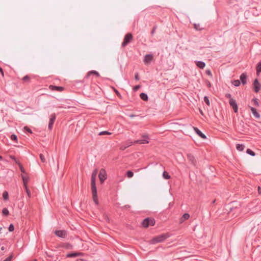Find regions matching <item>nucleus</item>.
Masks as SVG:
<instances>
[{
	"mask_svg": "<svg viewBox=\"0 0 261 261\" xmlns=\"http://www.w3.org/2000/svg\"><path fill=\"white\" fill-rule=\"evenodd\" d=\"M96 182H91V191L92 194L93 200L96 204H98V200L97 195V189L96 187Z\"/></svg>",
	"mask_w": 261,
	"mask_h": 261,
	"instance_id": "obj_1",
	"label": "nucleus"
},
{
	"mask_svg": "<svg viewBox=\"0 0 261 261\" xmlns=\"http://www.w3.org/2000/svg\"><path fill=\"white\" fill-rule=\"evenodd\" d=\"M168 236L167 234H162L155 237L150 241V243L151 244H155L157 243L162 242L168 238Z\"/></svg>",
	"mask_w": 261,
	"mask_h": 261,
	"instance_id": "obj_2",
	"label": "nucleus"
},
{
	"mask_svg": "<svg viewBox=\"0 0 261 261\" xmlns=\"http://www.w3.org/2000/svg\"><path fill=\"white\" fill-rule=\"evenodd\" d=\"M155 223L153 219L146 218L142 222V225L144 227H147L149 225L153 226Z\"/></svg>",
	"mask_w": 261,
	"mask_h": 261,
	"instance_id": "obj_3",
	"label": "nucleus"
},
{
	"mask_svg": "<svg viewBox=\"0 0 261 261\" xmlns=\"http://www.w3.org/2000/svg\"><path fill=\"white\" fill-rule=\"evenodd\" d=\"M98 177L101 182L103 183V182L107 179V173L105 169H100Z\"/></svg>",
	"mask_w": 261,
	"mask_h": 261,
	"instance_id": "obj_4",
	"label": "nucleus"
},
{
	"mask_svg": "<svg viewBox=\"0 0 261 261\" xmlns=\"http://www.w3.org/2000/svg\"><path fill=\"white\" fill-rule=\"evenodd\" d=\"M132 38L133 36L130 33L127 34L124 38L122 46L123 47L126 46L132 40Z\"/></svg>",
	"mask_w": 261,
	"mask_h": 261,
	"instance_id": "obj_5",
	"label": "nucleus"
},
{
	"mask_svg": "<svg viewBox=\"0 0 261 261\" xmlns=\"http://www.w3.org/2000/svg\"><path fill=\"white\" fill-rule=\"evenodd\" d=\"M56 115L55 113L52 114L50 116V119H49V123H48V129L50 130L51 129L53 128L54 123L56 119Z\"/></svg>",
	"mask_w": 261,
	"mask_h": 261,
	"instance_id": "obj_6",
	"label": "nucleus"
},
{
	"mask_svg": "<svg viewBox=\"0 0 261 261\" xmlns=\"http://www.w3.org/2000/svg\"><path fill=\"white\" fill-rule=\"evenodd\" d=\"M229 104L233 108L235 113L238 112V105L236 102V100L233 98H230L229 100Z\"/></svg>",
	"mask_w": 261,
	"mask_h": 261,
	"instance_id": "obj_7",
	"label": "nucleus"
},
{
	"mask_svg": "<svg viewBox=\"0 0 261 261\" xmlns=\"http://www.w3.org/2000/svg\"><path fill=\"white\" fill-rule=\"evenodd\" d=\"M254 90L255 92H258L260 90L261 85L257 79L255 80L253 83Z\"/></svg>",
	"mask_w": 261,
	"mask_h": 261,
	"instance_id": "obj_8",
	"label": "nucleus"
},
{
	"mask_svg": "<svg viewBox=\"0 0 261 261\" xmlns=\"http://www.w3.org/2000/svg\"><path fill=\"white\" fill-rule=\"evenodd\" d=\"M21 177L23 180V186L26 187L29 180V177L28 174H21Z\"/></svg>",
	"mask_w": 261,
	"mask_h": 261,
	"instance_id": "obj_9",
	"label": "nucleus"
},
{
	"mask_svg": "<svg viewBox=\"0 0 261 261\" xmlns=\"http://www.w3.org/2000/svg\"><path fill=\"white\" fill-rule=\"evenodd\" d=\"M55 233L61 238H65L66 236V232L64 230H56Z\"/></svg>",
	"mask_w": 261,
	"mask_h": 261,
	"instance_id": "obj_10",
	"label": "nucleus"
},
{
	"mask_svg": "<svg viewBox=\"0 0 261 261\" xmlns=\"http://www.w3.org/2000/svg\"><path fill=\"white\" fill-rule=\"evenodd\" d=\"M153 56L151 55H146L144 59V62L145 64H148L152 60Z\"/></svg>",
	"mask_w": 261,
	"mask_h": 261,
	"instance_id": "obj_11",
	"label": "nucleus"
},
{
	"mask_svg": "<svg viewBox=\"0 0 261 261\" xmlns=\"http://www.w3.org/2000/svg\"><path fill=\"white\" fill-rule=\"evenodd\" d=\"M49 88L51 90H56L60 92L64 90V88L63 87L54 86L52 85L49 86Z\"/></svg>",
	"mask_w": 261,
	"mask_h": 261,
	"instance_id": "obj_12",
	"label": "nucleus"
},
{
	"mask_svg": "<svg viewBox=\"0 0 261 261\" xmlns=\"http://www.w3.org/2000/svg\"><path fill=\"white\" fill-rule=\"evenodd\" d=\"M81 255H83V253H82L75 252V253L67 254L66 256L67 257H77V256H81Z\"/></svg>",
	"mask_w": 261,
	"mask_h": 261,
	"instance_id": "obj_13",
	"label": "nucleus"
},
{
	"mask_svg": "<svg viewBox=\"0 0 261 261\" xmlns=\"http://www.w3.org/2000/svg\"><path fill=\"white\" fill-rule=\"evenodd\" d=\"M97 174V170L95 169L92 173L91 182H96V178Z\"/></svg>",
	"mask_w": 261,
	"mask_h": 261,
	"instance_id": "obj_14",
	"label": "nucleus"
},
{
	"mask_svg": "<svg viewBox=\"0 0 261 261\" xmlns=\"http://www.w3.org/2000/svg\"><path fill=\"white\" fill-rule=\"evenodd\" d=\"M194 129L195 132L198 134L201 138L205 139L206 136L201 131H200L197 127H194Z\"/></svg>",
	"mask_w": 261,
	"mask_h": 261,
	"instance_id": "obj_15",
	"label": "nucleus"
},
{
	"mask_svg": "<svg viewBox=\"0 0 261 261\" xmlns=\"http://www.w3.org/2000/svg\"><path fill=\"white\" fill-rule=\"evenodd\" d=\"M195 64L197 67L201 69H203L205 66V63L201 61H196Z\"/></svg>",
	"mask_w": 261,
	"mask_h": 261,
	"instance_id": "obj_16",
	"label": "nucleus"
},
{
	"mask_svg": "<svg viewBox=\"0 0 261 261\" xmlns=\"http://www.w3.org/2000/svg\"><path fill=\"white\" fill-rule=\"evenodd\" d=\"M251 111L253 115V116L256 118H259L260 117L259 114L257 112L256 110L254 108H251Z\"/></svg>",
	"mask_w": 261,
	"mask_h": 261,
	"instance_id": "obj_17",
	"label": "nucleus"
},
{
	"mask_svg": "<svg viewBox=\"0 0 261 261\" xmlns=\"http://www.w3.org/2000/svg\"><path fill=\"white\" fill-rule=\"evenodd\" d=\"M246 77L247 76L245 73H242L240 75V80L243 85H245L246 83Z\"/></svg>",
	"mask_w": 261,
	"mask_h": 261,
	"instance_id": "obj_18",
	"label": "nucleus"
},
{
	"mask_svg": "<svg viewBox=\"0 0 261 261\" xmlns=\"http://www.w3.org/2000/svg\"><path fill=\"white\" fill-rule=\"evenodd\" d=\"M91 74L95 75L97 76H99V74L98 73V72H97L96 71H95V70H92V71H89L87 73L86 76H87V77H89Z\"/></svg>",
	"mask_w": 261,
	"mask_h": 261,
	"instance_id": "obj_19",
	"label": "nucleus"
},
{
	"mask_svg": "<svg viewBox=\"0 0 261 261\" xmlns=\"http://www.w3.org/2000/svg\"><path fill=\"white\" fill-rule=\"evenodd\" d=\"M189 218L190 215L189 214L186 213L184 214L180 220V223H182L185 220H188Z\"/></svg>",
	"mask_w": 261,
	"mask_h": 261,
	"instance_id": "obj_20",
	"label": "nucleus"
},
{
	"mask_svg": "<svg viewBox=\"0 0 261 261\" xmlns=\"http://www.w3.org/2000/svg\"><path fill=\"white\" fill-rule=\"evenodd\" d=\"M16 163L18 165L20 171L23 173L22 174H27L24 169L23 168L22 165L19 163V162L18 161H16Z\"/></svg>",
	"mask_w": 261,
	"mask_h": 261,
	"instance_id": "obj_21",
	"label": "nucleus"
},
{
	"mask_svg": "<svg viewBox=\"0 0 261 261\" xmlns=\"http://www.w3.org/2000/svg\"><path fill=\"white\" fill-rule=\"evenodd\" d=\"M148 141L146 139H141V140H138L136 141H135V143H138V144H146L148 143Z\"/></svg>",
	"mask_w": 261,
	"mask_h": 261,
	"instance_id": "obj_22",
	"label": "nucleus"
},
{
	"mask_svg": "<svg viewBox=\"0 0 261 261\" xmlns=\"http://www.w3.org/2000/svg\"><path fill=\"white\" fill-rule=\"evenodd\" d=\"M140 96L141 98L144 101H146L148 99L147 95L144 93H141L140 95Z\"/></svg>",
	"mask_w": 261,
	"mask_h": 261,
	"instance_id": "obj_23",
	"label": "nucleus"
},
{
	"mask_svg": "<svg viewBox=\"0 0 261 261\" xmlns=\"http://www.w3.org/2000/svg\"><path fill=\"white\" fill-rule=\"evenodd\" d=\"M236 148L239 151H243L244 149V146L242 144H238L236 145Z\"/></svg>",
	"mask_w": 261,
	"mask_h": 261,
	"instance_id": "obj_24",
	"label": "nucleus"
},
{
	"mask_svg": "<svg viewBox=\"0 0 261 261\" xmlns=\"http://www.w3.org/2000/svg\"><path fill=\"white\" fill-rule=\"evenodd\" d=\"M188 159L191 162V163L192 164H194L195 163V160L194 157L193 155H192L191 154H189L188 155Z\"/></svg>",
	"mask_w": 261,
	"mask_h": 261,
	"instance_id": "obj_25",
	"label": "nucleus"
},
{
	"mask_svg": "<svg viewBox=\"0 0 261 261\" xmlns=\"http://www.w3.org/2000/svg\"><path fill=\"white\" fill-rule=\"evenodd\" d=\"M163 176L165 179H168L170 178V176L168 173L166 171H164L163 173Z\"/></svg>",
	"mask_w": 261,
	"mask_h": 261,
	"instance_id": "obj_26",
	"label": "nucleus"
},
{
	"mask_svg": "<svg viewBox=\"0 0 261 261\" xmlns=\"http://www.w3.org/2000/svg\"><path fill=\"white\" fill-rule=\"evenodd\" d=\"M126 176L128 178H132L134 176V173L131 171H128L126 172Z\"/></svg>",
	"mask_w": 261,
	"mask_h": 261,
	"instance_id": "obj_27",
	"label": "nucleus"
},
{
	"mask_svg": "<svg viewBox=\"0 0 261 261\" xmlns=\"http://www.w3.org/2000/svg\"><path fill=\"white\" fill-rule=\"evenodd\" d=\"M256 71L257 73L261 72V62L258 63L256 67Z\"/></svg>",
	"mask_w": 261,
	"mask_h": 261,
	"instance_id": "obj_28",
	"label": "nucleus"
},
{
	"mask_svg": "<svg viewBox=\"0 0 261 261\" xmlns=\"http://www.w3.org/2000/svg\"><path fill=\"white\" fill-rule=\"evenodd\" d=\"M111 134V133L107 132V131H103V132H101L99 133V135H100V136L105 135H109Z\"/></svg>",
	"mask_w": 261,
	"mask_h": 261,
	"instance_id": "obj_29",
	"label": "nucleus"
},
{
	"mask_svg": "<svg viewBox=\"0 0 261 261\" xmlns=\"http://www.w3.org/2000/svg\"><path fill=\"white\" fill-rule=\"evenodd\" d=\"M24 189H25V191H26V192H27V194H28V195L29 197H31V191H30V190L28 189V186H26V187H24Z\"/></svg>",
	"mask_w": 261,
	"mask_h": 261,
	"instance_id": "obj_30",
	"label": "nucleus"
},
{
	"mask_svg": "<svg viewBox=\"0 0 261 261\" xmlns=\"http://www.w3.org/2000/svg\"><path fill=\"white\" fill-rule=\"evenodd\" d=\"M246 152L252 156H254L255 154V153L250 149H248Z\"/></svg>",
	"mask_w": 261,
	"mask_h": 261,
	"instance_id": "obj_31",
	"label": "nucleus"
},
{
	"mask_svg": "<svg viewBox=\"0 0 261 261\" xmlns=\"http://www.w3.org/2000/svg\"><path fill=\"white\" fill-rule=\"evenodd\" d=\"M3 197L4 199L7 200L8 199L9 196L8 193L7 191H5L3 194Z\"/></svg>",
	"mask_w": 261,
	"mask_h": 261,
	"instance_id": "obj_32",
	"label": "nucleus"
},
{
	"mask_svg": "<svg viewBox=\"0 0 261 261\" xmlns=\"http://www.w3.org/2000/svg\"><path fill=\"white\" fill-rule=\"evenodd\" d=\"M2 213L4 215L7 216L9 215V211L7 208H4L2 211Z\"/></svg>",
	"mask_w": 261,
	"mask_h": 261,
	"instance_id": "obj_33",
	"label": "nucleus"
},
{
	"mask_svg": "<svg viewBox=\"0 0 261 261\" xmlns=\"http://www.w3.org/2000/svg\"><path fill=\"white\" fill-rule=\"evenodd\" d=\"M30 78L29 76L26 75L24 76L22 79V80L24 82H29L30 81Z\"/></svg>",
	"mask_w": 261,
	"mask_h": 261,
	"instance_id": "obj_34",
	"label": "nucleus"
},
{
	"mask_svg": "<svg viewBox=\"0 0 261 261\" xmlns=\"http://www.w3.org/2000/svg\"><path fill=\"white\" fill-rule=\"evenodd\" d=\"M112 88L114 90L115 93L117 94V95L120 98H122V96H121V94H120V93L118 92V91L117 90H116L115 88H114V87H113Z\"/></svg>",
	"mask_w": 261,
	"mask_h": 261,
	"instance_id": "obj_35",
	"label": "nucleus"
},
{
	"mask_svg": "<svg viewBox=\"0 0 261 261\" xmlns=\"http://www.w3.org/2000/svg\"><path fill=\"white\" fill-rule=\"evenodd\" d=\"M232 84L235 86H239L240 85V82L239 80H235L232 82Z\"/></svg>",
	"mask_w": 261,
	"mask_h": 261,
	"instance_id": "obj_36",
	"label": "nucleus"
},
{
	"mask_svg": "<svg viewBox=\"0 0 261 261\" xmlns=\"http://www.w3.org/2000/svg\"><path fill=\"white\" fill-rule=\"evenodd\" d=\"M204 101L208 106H210V100L207 96H205L204 97Z\"/></svg>",
	"mask_w": 261,
	"mask_h": 261,
	"instance_id": "obj_37",
	"label": "nucleus"
},
{
	"mask_svg": "<svg viewBox=\"0 0 261 261\" xmlns=\"http://www.w3.org/2000/svg\"><path fill=\"white\" fill-rule=\"evenodd\" d=\"M40 159L41 160V161L42 162H45V157L42 154H40Z\"/></svg>",
	"mask_w": 261,
	"mask_h": 261,
	"instance_id": "obj_38",
	"label": "nucleus"
},
{
	"mask_svg": "<svg viewBox=\"0 0 261 261\" xmlns=\"http://www.w3.org/2000/svg\"><path fill=\"white\" fill-rule=\"evenodd\" d=\"M14 227L13 224H10L9 227V230L10 231H13L14 230Z\"/></svg>",
	"mask_w": 261,
	"mask_h": 261,
	"instance_id": "obj_39",
	"label": "nucleus"
},
{
	"mask_svg": "<svg viewBox=\"0 0 261 261\" xmlns=\"http://www.w3.org/2000/svg\"><path fill=\"white\" fill-rule=\"evenodd\" d=\"M23 129L24 130H26L30 133H32V130L28 126H24Z\"/></svg>",
	"mask_w": 261,
	"mask_h": 261,
	"instance_id": "obj_40",
	"label": "nucleus"
},
{
	"mask_svg": "<svg viewBox=\"0 0 261 261\" xmlns=\"http://www.w3.org/2000/svg\"><path fill=\"white\" fill-rule=\"evenodd\" d=\"M11 139L12 140H17V136L15 135H12L11 136Z\"/></svg>",
	"mask_w": 261,
	"mask_h": 261,
	"instance_id": "obj_41",
	"label": "nucleus"
},
{
	"mask_svg": "<svg viewBox=\"0 0 261 261\" xmlns=\"http://www.w3.org/2000/svg\"><path fill=\"white\" fill-rule=\"evenodd\" d=\"M206 73L207 75H208L209 76H212V72H211L210 70H206Z\"/></svg>",
	"mask_w": 261,
	"mask_h": 261,
	"instance_id": "obj_42",
	"label": "nucleus"
},
{
	"mask_svg": "<svg viewBox=\"0 0 261 261\" xmlns=\"http://www.w3.org/2000/svg\"><path fill=\"white\" fill-rule=\"evenodd\" d=\"M140 85H137L134 87V90L135 91H137L140 88Z\"/></svg>",
	"mask_w": 261,
	"mask_h": 261,
	"instance_id": "obj_43",
	"label": "nucleus"
},
{
	"mask_svg": "<svg viewBox=\"0 0 261 261\" xmlns=\"http://www.w3.org/2000/svg\"><path fill=\"white\" fill-rule=\"evenodd\" d=\"M206 84L207 87H211V83L209 81H207L206 82Z\"/></svg>",
	"mask_w": 261,
	"mask_h": 261,
	"instance_id": "obj_44",
	"label": "nucleus"
},
{
	"mask_svg": "<svg viewBox=\"0 0 261 261\" xmlns=\"http://www.w3.org/2000/svg\"><path fill=\"white\" fill-rule=\"evenodd\" d=\"M0 72L1 73L2 76L4 77V72H3V70L2 68L1 67H0Z\"/></svg>",
	"mask_w": 261,
	"mask_h": 261,
	"instance_id": "obj_45",
	"label": "nucleus"
},
{
	"mask_svg": "<svg viewBox=\"0 0 261 261\" xmlns=\"http://www.w3.org/2000/svg\"><path fill=\"white\" fill-rule=\"evenodd\" d=\"M12 257V256L11 255V256H10L9 257H8V258H6V259L5 260H4V261H11V259Z\"/></svg>",
	"mask_w": 261,
	"mask_h": 261,
	"instance_id": "obj_46",
	"label": "nucleus"
},
{
	"mask_svg": "<svg viewBox=\"0 0 261 261\" xmlns=\"http://www.w3.org/2000/svg\"><path fill=\"white\" fill-rule=\"evenodd\" d=\"M135 79L136 80H139V75L138 73H137L136 75H135Z\"/></svg>",
	"mask_w": 261,
	"mask_h": 261,
	"instance_id": "obj_47",
	"label": "nucleus"
},
{
	"mask_svg": "<svg viewBox=\"0 0 261 261\" xmlns=\"http://www.w3.org/2000/svg\"><path fill=\"white\" fill-rule=\"evenodd\" d=\"M10 158H11L12 160H14L15 162H16V161H17L14 156H10Z\"/></svg>",
	"mask_w": 261,
	"mask_h": 261,
	"instance_id": "obj_48",
	"label": "nucleus"
},
{
	"mask_svg": "<svg viewBox=\"0 0 261 261\" xmlns=\"http://www.w3.org/2000/svg\"><path fill=\"white\" fill-rule=\"evenodd\" d=\"M258 191L259 194H261V189L259 187H258Z\"/></svg>",
	"mask_w": 261,
	"mask_h": 261,
	"instance_id": "obj_49",
	"label": "nucleus"
},
{
	"mask_svg": "<svg viewBox=\"0 0 261 261\" xmlns=\"http://www.w3.org/2000/svg\"><path fill=\"white\" fill-rule=\"evenodd\" d=\"M226 96L228 98H230V94H227L226 95Z\"/></svg>",
	"mask_w": 261,
	"mask_h": 261,
	"instance_id": "obj_50",
	"label": "nucleus"
},
{
	"mask_svg": "<svg viewBox=\"0 0 261 261\" xmlns=\"http://www.w3.org/2000/svg\"><path fill=\"white\" fill-rule=\"evenodd\" d=\"M154 31H155V28H153V30H152V31L151 33H152V34L154 33Z\"/></svg>",
	"mask_w": 261,
	"mask_h": 261,
	"instance_id": "obj_51",
	"label": "nucleus"
},
{
	"mask_svg": "<svg viewBox=\"0 0 261 261\" xmlns=\"http://www.w3.org/2000/svg\"><path fill=\"white\" fill-rule=\"evenodd\" d=\"M194 28L196 30H198L196 24L194 25Z\"/></svg>",
	"mask_w": 261,
	"mask_h": 261,
	"instance_id": "obj_52",
	"label": "nucleus"
},
{
	"mask_svg": "<svg viewBox=\"0 0 261 261\" xmlns=\"http://www.w3.org/2000/svg\"><path fill=\"white\" fill-rule=\"evenodd\" d=\"M3 229L2 227H0V234L2 233V230Z\"/></svg>",
	"mask_w": 261,
	"mask_h": 261,
	"instance_id": "obj_53",
	"label": "nucleus"
},
{
	"mask_svg": "<svg viewBox=\"0 0 261 261\" xmlns=\"http://www.w3.org/2000/svg\"><path fill=\"white\" fill-rule=\"evenodd\" d=\"M200 113L201 115H203V112L201 110H200Z\"/></svg>",
	"mask_w": 261,
	"mask_h": 261,
	"instance_id": "obj_54",
	"label": "nucleus"
},
{
	"mask_svg": "<svg viewBox=\"0 0 261 261\" xmlns=\"http://www.w3.org/2000/svg\"><path fill=\"white\" fill-rule=\"evenodd\" d=\"M254 102H255V103L257 104V102L256 100H254Z\"/></svg>",
	"mask_w": 261,
	"mask_h": 261,
	"instance_id": "obj_55",
	"label": "nucleus"
},
{
	"mask_svg": "<svg viewBox=\"0 0 261 261\" xmlns=\"http://www.w3.org/2000/svg\"><path fill=\"white\" fill-rule=\"evenodd\" d=\"M4 249H5V248H4V247H2L1 248V249H2V250H4Z\"/></svg>",
	"mask_w": 261,
	"mask_h": 261,
	"instance_id": "obj_56",
	"label": "nucleus"
},
{
	"mask_svg": "<svg viewBox=\"0 0 261 261\" xmlns=\"http://www.w3.org/2000/svg\"><path fill=\"white\" fill-rule=\"evenodd\" d=\"M3 159V158L2 156H0V160H2Z\"/></svg>",
	"mask_w": 261,
	"mask_h": 261,
	"instance_id": "obj_57",
	"label": "nucleus"
},
{
	"mask_svg": "<svg viewBox=\"0 0 261 261\" xmlns=\"http://www.w3.org/2000/svg\"><path fill=\"white\" fill-rule=\"evenodd\" d=\"M33 261H36V260H33Z\"/></svg>",
	"mask_w": 261,
	"mask_h": 261,
	"instance_id": "obj_58",
	"label": "nucleus"
}]
</instances>
